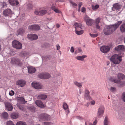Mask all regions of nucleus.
<instances>
[{
  "label": "nucleus",
  "mask_w": 125,
  "mask_h": 125,
  "mask_svg": "<svg viewBox=\"0 0 125 125\" xmlns=\"http://www.w3.org/2000/svg\"><path fill=\"white\" fill-rule=\"evenodd\" d=\"M39 118L44 120H48L50 119V116L46 114L43 113L39 116Z\"/></svg>",
  "instance_id": "obj_5"
},
{
  "label": "nucleus",
  "mask_w": 125,
  "mask_h": 125,
  "mask_svg": "<svg viewBox=\"0 0 125 125\" xmlns=\"http://www.w3.org/2000/svg\"><path fill=\"white\" fill-rule=\"evenodd\" d=\"M78 11L79 12H80V8H79Z\"/></svg>",
  "instance_id": "obj_64"
},
{
  "label": "nucleus",
  "mask_w": 125,
  "mask_h": 125,
  "mask_svg": "<svg viewBox=\"0 0 125 125\" xmlns=\"http://www.w3.org/2000/svg\"><path fill=\"white\" fill-rule=\"evenodd\" d=\"M110 90L112 92H115L116 91V88L115 87H111L110 88Z\"/></svg>",
  "instance_id": "obj_43"
},
{
  "label": "nucleus",
  "mask_w": 125,
  "mask_h": 125,
  "mask_svg": "<svg viewBox=\"0 0 125 125\" xmlns=\"http://www.w3.org/2000/svg\"><path fill=\"white\" fill-rule=\"evenodd\" d=\"M122 23V21H118L114 24L107 26L103 30L104 34L107 35L111 34L116 30Z\"/></svg>",
  "instance_id": "obj_1"
},
{
  "label": "nucleus",
  "mask_w": 125,
  "mask_h": 125,
  "mask_svg": "<svg viewBox=\"0 0 125 125\" xmlns=\"http://www.w3.org/2000/svg\"><path fill=\"white\" fill-rule=\"evenodd\" d=\"M70 51L72 53H73L74 52V49L73 47H71V48L70 49Z\"/></svg>",
  "instance_id": "obj_53"
},
{
  "label": "nucleus",
  "mask_w": 125,
  "mask_h": 125,
  "mask_svg": "<svg viewBox=\"0 0 125 125\" xmlns=\"http://www.w3.org/2000/svg\"><path fill=\"white\" fill-rule=\"evenodd\" d=\"M118 78L119 80L123 79L125 78V76L123 74L121 73H119L117 75Z\"/></svg>",
  "instance_id": "obj_25"
},
{
  "label": "nucleus",
  "mask_w": 125,
  "mask_h": 125,
  "mask_svg": "<svg viewBox=\"0 0 125 125\" xmlns=\"http://www.w3.org/2000/svg\"><path fill=\"white\" fill-rule=\"evenodd\" d=\"M47 45L46 44H44V45H42V47L43 48H45L46 47V45Z\"/></svg>",
  "instance_id": "obj_59"
},
{
  "label": "nucleus",
  "mask_w": 125,
  "mask_h": 125,
  "mask_svg": "<svg viewBox=\"0 0 125 125\" xmlns=\"http://www.w3.org/2000/svg\"><path fill=\"white\" fill-rule=\"evenodd\" d=\"M56 47H57V49L59 50L60 49V47L59 45L58 44H57L56 45Z\"/></svg>",
  "instance_id": "obj_52"
},
{
  "label": "nucleus",
  "mask_w": 125,
  "mask_h": 125,
  "mask_svg": "<svg viewBox=\"0 0 125 125\" xmlns=\"http://www.w3.org/2000/svg\"><path fill=\"white\" fill-rule=\"evenodd\" d=\"M20 55L22 57H25L28 56V54L26 52H22L20 54Z\"/></svg>",
  "instance_id": "obj_35"
},
{
  "label": "nucleus",
  "mask_w": 125,
  "mask_h": 125,
  "mask_svg": "<svg viewBox=\"0 0 125 125\" xmlns=\"http://www.w3.org/2000/svg\"><path fill=\"white\" fill-rule=\"evenodd\" d=\"M82 51V50L81 49L78 48V52H77H77L79 53V52H80Z\"/></svg>",
  "instance_id": "obj_58"
},
{
  "label": "nucleus",
  "mask_w": 125,
  "mask_h": 125,
  "mask_svg": "<svg viewBox=\"0 0 125 125\" xmlns=\"http://www.w3.org/2000/svg\"><path fill=\"white\" fill-rule=\"evenodd\" d=\"M19 108L22 110H23V107H22V106H21L20 107H19Z\"/></svg>",
  "instance_id": "obj_61"
},
{
  "label": "nucleus",
  "mask_w": 125,
  "mask_h": 125,
  "mask_svg": "<svg viewBox=\"0 0 125 125\" xmlns=\"http://www.w3.org/2000/svg\"><path fill=\"white\" fill-rule=\"evenodd\" d=\"M26 82L23 80H20L17 81L16 84L20 85L21 87L24 86L26 84Z\"/></svg>",
  "instance_id": "obj_16"
},
{
  "label": "nucleus",
  "mask_w": 125,
  "mask_h": 125,
  "mask_svg": "<svg viewBox=\"0 0 125 125\" xmlns=\"http://www.w3.org/2000/svg\"><path fill=\"white\" fill-rule=\"evenodd\" d=\"M28 72L31 73H34L36 71L35 68L32 67H28Z\"/></svg>",
  "instance_id": "obj_24"
},
{
  "label": "nucleus",
  "mask_w": 125,
  "mask_h": 125,
  "mask_svg": "<svg viewBox=\"0 0 125 125\" xmlns=\"http://www.w3.org/2000/svg\"><path fill=\"white\" fill-rule=\"evenodd\" d=\"M75 33L76 34L78 35L82 34L83 33L84 31L83 30L80 31H78V29L76 28V27H75Z\"/></svg>",
  "instance_id": "obj_30"
},
{
  "label": "nucleus",
  "mask_w": 125,
  "mask_h": 125,
  "mask_svg": "<svg viewBox=\"0 0 125 125\" xmlns=\"http://www.w3.org/2000/svg\"><path fill=\"white\" fill-rule=\"evenodd\" d=\"M28 38L31 40H36L37 39L38 36L36 34H30L27 35Z\"/></svg>",
  "instance_id": "obj_14"
},
{
  "label": "nucleus",
  "mask_w": 125,
  "mask_h": 125,
  "mask_svg": "<svg viewBox=\"0 0 125 125\" xmlns=\"http://www.w3.org/2000/svg\"><path fill=\"white\" fill-rule=\"evenodd\" d=\"M51 9L55 12L57 13H61V11L59 9H57L53 5H52L51 7Z\"/></svg>",
  "instance_id": "obj_29"
},
{
  "label": "nucleus",
  "mask_w": 125,
  "mask_h": 125,
  "mask_svg": "<svg viewBox=\"0 0 125 125\" xmlns=\"http://www.w3.org/2000/svg\"><path fill=\"white\" fill-rule=\"evenodd\" d=\"M10 63L12 64L19 66H21L22 64L21 62L19 59L15 57H13L11 58Z\"/></svg>",
  "instance_id": "obj_4"
},
{
  "label": "nucleus",
  "mask_w": 125,
  "mask_h": 125,
  "mask_svg": "<svg viewBox=\"0 0 125 125\" xmlns=\"http://www.w3.org/2000/svg\"><path fill=\"white\" fill-rule=\"evenodd\" d=\"M35 103L37 106L41 108H43L45 107V105L43 104L42 102L40 100L36 101Z\"/></svg>",
  "instance_id": "obj_19"
},
{
  "label": "nucleus",
  "mask_w": 125,
  "mask_h": 125,
  "mask_svg": "<svg viewBox=\"0 0 125 125\" xmlns=\"http://www.w3.org/2000/svg\"><path fill=\"white\" fill-rule=\"evenodd\" d=\"M56 28H58L59 27H60V25L59 24H56Z\"/></svg>",
  "instance_id": "obj_60"
},
{
  "label": "nucleus",
  "mask_w": 125,
  "mask_h": 125,
  "mask_svg": "<svg viewBox=\"0 0 125 125\" xmlns=\"http://www.w3.org/2000/svg\"><path fill=\"white\" fill-rule=\"evenodd\" d=\"M99 7V6L97 4L95 6L93 5L92 6V9L94 10H96Z\"/></svg>",
  "instance_id": "obj_36"
},
{
  "label": "nucleus",
  "mask_w": 125,
  "mask_h": 125,
  "mask_svg": "<svg viewBox=\"0 0 125 125\" xmlns=\"http://www.w3.org/2000/svg\"><path fill=\"white\" fill-rule=\"evenodd\" d=\"M28 28L30 30H38L40 29V27L38 25H34L29 26Z\"/></svg>",
  "instance_id": "obj_12"
},
{
  "label": "nucleus",
  "mask_w": 125,
  "mask_h": 125,
  "mask_svg": "<svg viewBox=\"0 0 125 125\" xmlns=\"http://www.w3.org/2000/svg\"><path fill=\"white\" fill-rule=\"evenodd\" d=\"M14 92L12 90H11L9 93V94L10 96H12L14 94Z\"/></svg>",
  "instance_id": "obj_46"
},
{
  "label": "nucleus",
  "mask_w": 125,
  "mask_h": 125,
  "mask_svg": "<svg viewBox=\"0 0 125 125\" xmlns=\"http://www.w3.org/2000/svg\"><path fill=\"white\" fill-rule=\"evenodd\" d=\"M7 125H15V124L12 121L10 120L7 122Z\"/></svg>",
  "instance_id": "obj_39"
},
{
  "label": "nucleus",
  "mask_w": 125,
  "mask_h": 125,
  "mask_svg": "<svg viewBox=\"0 0 125 125\" xmlns=\"http://www.w3.org/2000/svg\"><path fill=\"white\" fill-rule=\"evenodd\" d=\"M44 125H51V124L49 122H45L43 123Z\"/></svg>",
  "instance_id": "obj_48"
},
{
  "label": "nucleus",
  "mask_w": 125,
  "mask_h": 125,
  "mask_svg": "<svg viewBox=\"0 0 125 125\" xmlns=\"http://www.w3.org/2000/svg\"><path fill=\"white\" fill-rule=\"evenodd\" d=\"M125 83L124 82V83H122L120 85V86H122L123 85L125 84Z\"/></svg>",
  "instance_id": "obj_62"
},
{
  "label": "nucleus",
  "mask_w": 125,
  "mask_h": 125,
  "mask_svg": "<svg viewBox=\"0 0 125 125\" xmlns=\"http://www.w3.org/2000/svg\"><path fill=\"white\" fill-rule=\"evenodd\" d=\"M2 117L5 119H7L8 118V114L6 112L3 113L2 114Z\"/></svg>",
  "instance_id": "obj_32"
},
{
  "label": "nucleus",
  "mask_w": 125,
  "mask_h": 125,
  "mask_svg": "<svg viewBox=\"0 0 125 125\" xmlns=\"http://www.w3.org/2000/svg\"><path fill=\"white\" fill-rule=\"evenodd\" d=\"M19 115L17 113H13L11 114V117L13 119H16L19 117Z\"/></svg>",
  "instance_id": "obj_27"
},
{
  "label": "nucleus",
  "mask_w": 125,
  "mask_h": 125,
  "mask_svg": "<svg viewBox=\"0 0 125 125\" xmlns=\"http://www.w3.org/2000/svg\"><path fill=\"white\" fill-rule=\"evenodd\" d=\"M2 7L3 8L5 7L6 6L7 4L6 2H5L2 3Z\"/></svg>",
  "instance_id": "obj_49"
},
{
  "label": "nucleus",
  "mask_w": 125,
  "mask_h": 125,
  "mask_svg": "<svg viewBox=\"0 0 125 125\" xmlns=\"http://www.w3.org/2000/svg\"><path fill=\"white\" fill-rule=\"evenodd\" d=\"M19 100L21 101L22 102L25 101L23 97L20 98L19 99Z\"/></svg>",
  "instance_id": "obj_51"
},
{
  "label": "nucleus",
  "mask_w": 125,
  "mask_h": 125,
  "mask_svg": "<svg viewBox=\"0 0 125 125\" xmlns=\"http://www.w3.org/2000/svg\"><path fill=\"white\" fill-rule=\"evenodd\" d=\"M101 20V19L100 18L98 17L94 21V23L96 28L99 30L101 28L100 25V24L101 23L100 22Z\"/></svg>",
  "instance_id": "obj_7"
},
{
  "label": "nucleus",
  "mask_w": 125,
  "mask_h": 125,
  "mask_svg": "<svg viewBox=\"0 0 125 125\" xmlns=\"http://www.w3.org/2000/svg\"><path fill=\"white\" fill-rule=\"evenodd\" d=\"M115 49L118 52H121L125 50V48L124 45H119L115 47Z\"/></svg>",
  "instance_id": "obj_8"
},
{
  "label": "nucleus",
  "mask_w": 125,
  "mask_h": 125,
  "mask_svg": "<svg viewBox=\"0 0 125 125\" xmlns=\"http://www.w3.org/2000/svg\"><path fill=\"white\" fill-rule=\"evenodd\" d=\"M104 108L103 106H101L98 109L97 112V115L99 116L102 115L104 112Z\"/></svg>",
  "instance_id": "obj_13"
},
{
  "label": "nucleus",
  "mask_w": 125,
  "mask_h": 125,
  "mask_svg": "<svg viewBox=\"0 0 125 125\" xmlns=\"http://www.w3.org/2000/svg\"><path fill=\"white\" fill-rule=\"evenodd\" d=\"M29 109L32 112H34L35 110V108L33 107H31L29 108Z\"/></svg>",
  "instance_id": "obj_42"
},
{
  "label": "nucleus",
  "mask_w": 125,
  "mask_h": 125,
  "mask_svg": "<svg viewBox=\"0 0 125 125\" xmlns=\"http://www.w3.org/2000/svg\"><path fill=\"white\" fill-rule=\"evenodd\" d=\"M85 11V8L83 7L82 8L81 11L83 12H84Z\"/></svg>",
  "instance_id": "obj_50"
},
{
  "label": "nucleus",
  "mask_w": 125,
  "mask_h": 125,
  "mask_svg": "<svg viewBox=\"0 0 125 125\" xmlns=\"http://www.w3.org/2000/svg\"><path fill=\"white\" fill-rule=\"evenodd\" d=\"M25 32V30L23 28H20L17 31V35H20L22 36Z\"/></svg>",
  "instance_id": "obj_20"
},
{
  "label": "nucleus",
  "mask_w": 125,
  "mask_h": 125,
  "mask_svg": "<svg viewBox=\"0 0 125 125\" xmlns=\"http://www.w3.org/2000/svg\"><path fill=\"white\" fill-rule=\"evenodd\" d=\"M9 2L10 4L12 6H17L19 3L18 1L17 0H9Z\"/></svg>",
  "instance_id": "obj_21"
},
{
  "label": "nucleus",
  "mask_w": 125,
  "mask_h": 125,
  "mask_svg": "<svg viewBox=\"0 0 125 125\" xmlns=\"http://www.w3.org/2000/svg\"><path fill=\"white\" fill-rule=\"evenodd\" d=\"M93 38H95L96 37H97L98 35V34H91L90 33L89 34Z\"/></svg>",
  "instance_id": "obj_44"
},
{
  "label": "nucleus",
  "mask_w": 125,
  "mask_h": 125,
  "mask_svg": "<svg viewBox=\"0 0 125 125\" xmlns=\"http://www.w3.org/2000/svg\"><path fill=\"white\" fill-rule=\"evenodd\" d=\"M74 25L76 27V28H81V27L82 26V25L81 23H75L74 24Z\"/></svg>",
  "instance_id": "obj_40"
},
{
  "label": "nucleus",
  "mask_w": 125,
  "mask_h": 125,
  "mask_svg": "<svg viewBox=\"0 0 125 125\" xmlns=\"http://www.w3.org/2000/svg\"><path fill=\"white\" fill-rule=\"evenodd\" d=\"M113 81L114 82L117 83H120L121 82V80H118L117 79H114Z\"/></svg>",
  "instance_id": "obj_41"
},
{
  "label": "nucleus",
  "mask_w": 125,
  "mask_h": 125,
  "mask_svg": "<svg viewBox=\"0 0 125 125\" xmlns=\"http://www.w3.org/2000/svg\"><path fill=\"white\" fill-rule=\"evenodd\" d=\"M16 125H26V124L24 122L20 121L17 122Z\"/></svg>",
  "instance_id": "obj_33"
},
{
  "label": "nucleus",
  "mask_w": 125,
  "mask_h": 125,
  "mask_svg": "<svg viewBox=\"0 0 125 125\" xmlns=\"http://www.w3.org/2000/svg\"><path fill=\"white\" fill-rule=\"evenodd\" d=\"M87 57V56L86 55H83L82 56H77L75 58L76 59L81 61H83L84 59Z\"/></svg>",
  "instance_id": "obj_23"
},
{
  "label": "nucleus",
  "mask_w": 125,
  "mask_h": 125,
  "mask_svg": "<svg viewBox=\"0 0 125 125\" xmlns=\"http://www.w3.org/2000/svg\"><path fill=\"white\" fill-rule=\"evenodd\" d=\"M74 84L79 87L81 88L82 86V84L77 81H75L73 82Z\"/></svg>",
  "instance_id": "obj_31"
},
{
  "label": "nucleus",
  "mask_w": 125,
  "mask_h": 125,
  "mask_svg": "<svg viewBox=\"0 0 125 125\" xmlns=\"http://www.w3.org/2000/svg\"><path fill=\"white\" fill-rule=\"evenodd\" d=\"M100 50L102 52L106 53L109 51L110 48L108 46H104L100 48Z\"/></svg>",
  "instance_id": "obj_11"
},
{
  "label": "nucleus",
  "mask_w": 125,
  "mask_h": 125,
  "mask_svg": "<svg viewBox=\"0 0 125 125\" xmlns=\"http://www.w3.org/2000/svg\"><path fill=\"white\" fill-rule=\"evenodd\" d=\"M47 12V11L46 10H43L40 11V15H43Z\"/></svg>",
  "instance_id": "obj_34"
},
{
  "label": "nucleus",
  "mask_w": 125,
  "mask_h": 125,
  "mask_svg": "<svg viewBox=\"0 0 125 125\" xmlns=\"http://www.w3.org/2000/svg\"><path fill=\"white\" fill-rule=\"evenodd\" d=\"M12 45L13 48L18 49H21L22 47L21 43L16 40H14L12 41Z\"/></svg>",
  "instance_id": "obj_3"
},
{
  "label": "nucleus",
  "mask_w": 125,
  "mask_h": 125,
  "mask_svg": "<svg viewBox=\"0 0 125 125\" xmlns=\"http://www.w3.org/2000/svg\"><path fill=\"white\" fill-rule=\"evenodd\" d=\"M121 5L118 3H116L113 4L112 9L114 11L116 10L119 11L121 9Z\"/></svg>",
  "instance_id": "obj_9"
},
{
  "label": "nucleus",
  "mask_w": 125,
  "mask_h": 125,
  "mask_svg": "<svg viewBox=\"0 0 125 125\" xmlns=\"http://www.w3.org/2000/svg\"><path fill=\"white\" fill-rule=\"evenodd\" d=\"M108 119L107 116H106L104 118V125H108Z\"/></svg>",
  "instance_id": "obj_37"
},
{
  "label": "nucleus",
  "mask_w": 125,
  "mask_h": 125,
  "mask_svg": "<svg viewBox=\"0 0 125 125\" xmlns=\"http://www.w3.org/2000/svg\"><path fill=\"white\" fill-rule=\"evenodd\" d=\"M91 103L92 105H94L95 104V102L94 100L92 101H91Z\"/></svg>",
  "instance_id": "obj_54"
},
{
  "label": "nucleus",
  "mask_w": 125,
  "mask_h": 125,
  "mask_svg": "<svg viewBox=\"0 0 125 125\" xmlns=\"http://www.w3.org/2000/svg\"><path fill=\"white\" fill-rule=\"evenodd\" d=\"M6 107L7 109L9 111H11L13 109V107L10 103H7L6 104Z\"/></svg>",
  "instance_id": "obj_22"
},
{
  "label": "nucleus",
  "mask_w": 125,
  "mask_h": 125,
  "mask_svg": "<svg viewBox=\"0 0 125 125\" xmlns=\"http://www.w3.org/2000/svg\"><path fill=\"white\" fill-rule=\"evenodd\" d=\"M38 76L40 78L46 79L49 78L50 77V75L49 73H45L39 74Z\"/></svg>",
  "instance_id": "obj_6"
},
{
  "label": "nucleus",
  "mask_w": 125,
  "mask_h": 125,
  "mask_svg": "<svg viewBox=\"0 0 125 125\" xmlns=\"http://www.w3.org/2000/svg\"><path fill=\"white\" fill-rule=\"evenodd\" d=\"M63 107L65 110L67 109L68 108V105L66 103H63Z\"/></svg>",
  "instance_id": "obj_38"
},
{
  "label": "nucleus",
  "mask_w": 125,
  "mask_h": 125,
  "mask_svg": "<svg viewBox=\"0 0 125 125\" xmlns=\"http://www.w3.org/2000/svg\"><path fill=\"white\" fill-rule=\"evenodd\" d=\"M3 13L5 16H9L12 14L11 10L9 9H7L3 11Z\"/></svg>",
  "instance_id": "obj_15"
},
{
  "label": "nucleus",
  "mask_w": 125,
  "mask_h": 125,
  "mask_svg": "<svg viewBox=\"0 0 125 125\" xmlns=\"http://www.w3.org/2000/svg\"><path fill=\"white\" fill-rule=\"evenodd\" d=\"M32 87L37 89H40L42 88V86L39 83L33 82L32 83Z\"/></svg>",
  "instance_id": "obj_10"
},
{
  "label": "nucleus",
  "mask_w": 125,
  "mask_h": 125,
  "mask_svg": "<svg viewBox=\"0 0 125 125\" xmlns=\"http://www.w3.org/2000/svg\"><path fill=\"white\" fill-rule=\"evenodd\" d=\"M97 120L96 119L93 122V125H96L97 123Z\"/></svg>",
  "instance_id": "obj_56"
},
{
  "label": "nucleus",
  "mask_w": 125,
  "mask_h": 125,
  "mask_svg": "<svg viewBox=\"0 0 125 125\" xmlns=\"http://www.w3.org/2000/svg\"><path fill=\"white\" fill-rule=\"evenodd\" d=\"M84 19L86 20V23L87 25L89 26H91L93 23V21L92 20L88 18L87 16H86L84 18Z\"/></svg>",
  "instance_id": "obj_18"
},
{
  "label": "nucleus",
  "mask_w": 125,
  "mask_h": 125,
  "mask_svg": "<svg viewBox=\"0 0 125 125\" xmlns=\"http://www.w3.org/2000/svg\"><path fill=\"white\" fill-rule=\"evenodd\" d=\"M47 97V95L44 94H40L38 96V98L41 99L42 100H45Z\"/></svg>",
  "instance_id": "obj_26"
},
{
  "label": "nucleus",
  "mask_w": 125,
  "mask_h": 125,
  "mask_svg": "<svg viewBox=\"0 0 125 125\" xmlns=\"http://www.w3.org/2000/svg\"><path fill=\"white\" fill-rule=\"evenodd\" d=\"M82 2H80L79 4V8H80L82 6Z\"/></svg>",
  "instance_id": "obj_55"
},
{
  "label": "nucleus",
  "mask_w": 125,
  "mask_h": 125,
  "mask_svg": "<svg viewBox=\"0 0 125 125\" xmlns=\"http://www.w3.org/2000/svg\"><path fill=\"white\" fill-rule=\"evenodd\" d=\"M122 98L123 101L125 102V92H124L123 94L122 95Z\"/></svg>",
  "instance_id": "obj_45"
},
{
  "label": "nucleus",
  "mask_w": 125,
  "mask_h": 125,
  "mask_svg": "<svg viewBox=\"0 0 125 125\" xmlns=\"http://www.w3.org/2000/svg\"><path fill=\"white\" fill-rule=\"evenodd\" d=\"M72 4L74 6H77V4L74 2H73L72 3Z\"/></svg>",
  "instance_id": "obj_57"
},
{
  "label": "nucleus",
  "mask_w": 125,
  "mask_h": 125,
  "mask_svg": "<svg viewBox=\"0 0 125 125\" xmlns=\"http://www.w3.org/2000/svg\"><path fill=\"white\" fill-rule=\"evenodd\" d=\"M120 30L122 32H125V22L122 24L120 26Z\"/></svg>",
  "instance_id": "obj_28"
},
{
  "label": "nucleus",
  "mask_w": 125,
  "mask_h": 125,
  "mask_svg": "<svg viewBox=\"0 0 125 125\" xmlns=\"http://www.w3.org/2000/svg\"><path fill=\"white\" fill-rule=\"evenodd\" d=\"M89 125H93L92 123H89Z\"/></svg>",
  "instance_id": "obj_63"
},
{
  "label": "nucleus",
  "mask_w": 125,
  "mask_h": 125,
  "mask_svg": "<svg viewBox=\"0 0 125 125\" xmlns=\"http://www.w3.org/2000/svg\"><path fill=\"white\" fill-rule=\"evenodd\" d=\"M34 13L36 15H40V11H38L37 10H35L34 12Z\"/></svg>",
  "instance_id": "obj_47"
},
{
  "label": "nucleus",
  "mask_w": 125,
  "mask_h": 125,
  "mask_svg": "<svg viewBox=\"0 0 125 125\" xmlns=\"http://www.w3.org/2000/svg\"><path fill=\"white\" fill-rule=\"evenodd\" d=\"M90 92L87 89H86L85 91V94L84 96L86 99L89 100H91L92 99L91 97L89 95Z\"/></svg>",
  "instance_id": "obj_17"
},
{
  "label": "nucleus",
  "mask_w": 125,
  "mask_h": 125,
  "mask_svg": "<svg viewBox=\"0 0 125 125\" xmlns=\"http://www.w3.org/2000/svg\"><path fill=\"white\" fill-rule=\"evenodd\" d=\"M122 57L121 56H119L118 55L115 54L111 57L110 60L113 63L117 64L121 62Z\"/></svg>",
  "instance_id": "obj_2"
}]
</instances>
